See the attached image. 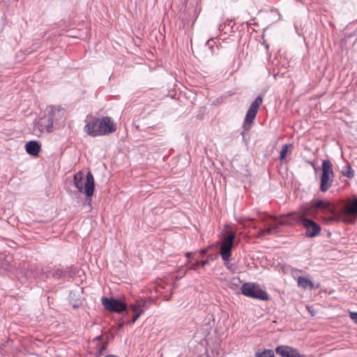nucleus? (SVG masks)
I'll return each instance as SVG.
<instances>
[{
  "instance_id": "393cba45",
  "label": "nucleus",
  "mask_w": 357,
  "mask_h": 357,
  "mask_svg": "<svg viewBox=\"0 0 357 357\" xmlns=\"http://www.w3.org/2000/svg\"><path fill=\"white\" fill-rule=\"evenodd\" d=\"M142 314H140V312H138L137 314H133V316H132V319L128 321V324H134L137 319L138 318L141 316Z\"/></svg>"
},
{
  "instance_id": "f3484780",
  "label": "nucleus",
  "mask_w": 357,
  "mask_h": 357,
  "mask_svg": "<svg viewBox=\"0 0 357 357\" xmlns=\"http://www.w3.org/2000/svg\"><path fill=\"white\" fill-rule=\"evenodd\" d=\"M298 285L303 289H314L315 287L312 281L303 276L298 278Z\"/></svg>"
},
{
  "instance_id": "f8f14e48",
  "label": "nucleus",
  "mask_w": 357,
  "mask_h": 357,
  "mask_svg": "<svg viewBox=\"0 0 357 357\" xmlns=\"http://www.w3.org/2000/svg\"><path fill=\"white\" fill-rule=\"evenodd\" d=\"M66 111L60 107L51 106L50 110L48 112L47 116L51 122L53 123V126L60 125L63 121L65 118Z\"/></svg>"
},
{
  "instance_id": "6e6552de",
  "label": "nucleus",
  "mask_w": 357,
  "mask_h": 357,
  "mask_svg": "<svg viewBox=\"0 0 357 357\" xmlns=\"http://www.w3.org/2000/svg\"><path fill=\"white\" fill-rule=\"evenodd\" d=\"M54 130L53 123L47 115L40 118L36 121L33 127V132L37 137H40L43 133H50Z\"/></svg>"
},
{
  "instance_id": "7ed1b4c3",
  "label": "nucleus",
  "mask_w": 357,
  "mask_h": 357,
  "mask_svg": "<svg viewBox=\"0 0 357 357\" xmlns=\"http://www.w3.org/2000/svg\"><path fill=\"white\" fill-rule=\"evenodd\" d=\"M74 185L79 192L84 193L87 197H91L94 192V178L91 172L84 175L82 171L78 172L73 177Z\"/></svg>"
},
{
  "instance_id": "4468645a",
  "label": "nucleus",
  "mask_w": 357,
  "mask_h": 357,
  "mask_svg": "<svg viewBox=\"0 0 357 357\" xmlns=\"http://www.w3.org/2000/svg\"><path fill=\"white\" fill-rule=\"evenodd\" d=\"M52 277L56 280H68L73 276V273L68 268H56L52 271Z\"/></svg>"
},
{
  "instance_id": "c85d7f7f",
  "label": "nucleus",
  "mask_w": 357,
  "mask_h": 357,
  "mask_svg": "<svg viewBox=\"0 0 357 357\" xmlns=\"http://www.w3.org/2000/svg\"><path fill=\"white\" fill-rule=\"evenodd\" d=\"M294 357H305L304 355H301L298 351H297V354L294 356Z\"/></svg>"
},
{
  "instance_id": "20e7f679",
  "label": "nucleus",
  "mask_w": 357,
  "mask_h": 357,
  "mask_svg": "<svg viewBox=\"0 0 357 357\" xmlns=\"http://www.w3.org/2000/svg\"><path fill=\"white\" fill-rule=\"evenodd\" d=\"M241 293L247 297L261 301H268L269 298L267 292L255 283L245 282L241 286Z\"/></svg>"
},
{
  "instance_id": "b1692460",
  "label": "nucleus",
  "mask_w": 357,
  "mask_h": 357,
  "mask_svg": "<svg viewBox=\"0 0 357 357\" xmlns=\"http://www.w3.org/2000/svg\"><path fill=\"white\" fill-rule=\"evenodd\" d=\"M214 44L215 42L213 38L208 40L206 43V45L211 50V52H214Z\"/></svg>"
},
{
  "instance_id": "cd10ccee",
  "label": "nucleus",
  "mask_w": 357,
  "mask_h": 357,
  "mask_svg": "<svg viewBox=\"0 0 357 357\" xmlns=\"http://www.w3.org/2000/svg\"><path fill=\"white\" fill-rule=\"evenodd\" d=\"M207 251H208L207 248L202 249V250H200V253L202 254V255H204V254H206L207 252Z\"/></svg>"
},
{
  "instance_id": "1a4fd4ad",
  "label": "nucleus",
  "mask_w": 357,
  "mask_h": 357,
  "mask_svg": "<svg viewBox=\"0 0 357 357\" xmlns=\"http://www.w3.org/2000/svg\"><path fill=\"white\" fill-rule=\"evenodd\" d=\"M101 301L105 308L112 312L121 313L128 308L126 303L119 299L103 296Z\"/></svg>"
},
{
  "instance_id": "f257e3e1",
  "label": "nucleus",
  "mask_w": 357,
  "mask_h": 357,
  "mask_svg": "<svg viewBox=\"0 0 357 357\" xmlns=\"http://www.w3.org/2000/svg\"><path fill=\"white\" fill-rule=\"evenodd\" d=\"M307 209L302 208L300 213H290L280 218H275V222L267 229L260 231L261 236L275 234L279 232V226L291 225L294 222H301L305 229V236L313 238L321 231V227L314 220L306 218Z\"/></svg>"
},
{
  "instance_id": "f03ea898",
  "label": "nucleus",
  "mask_w": 357,
  "mask_h": 357,
  "mask_svg": "<svg viewBox=\"0 0 357 357\" xmlns=\"http://www.w3.org/2000/svg\"><path fill=\"white\" fill-rule=\"evenodd\" d=\"M115 125L112 119L108 116L96 118L88 122L84 126L85 132L90 136L97 137L114 132Z\"/></svg>"
},
{
  "instance_id": "0eeeda50",
  "label": "nucleus",
  "mask_w": 357,
  "mask_h": 357,
  "mask_svg": "<svg viewBox=\"0 0 357 357\" xmlns=\"http://www.w3.org/2000/svg\"><path fill=\"white\" fill-rule=\"evenodd\" d=\"M234 233L228 231L226 232V236L223 238L220 246V255L222 259L225 261V265L227 268H229V263H227V261H228L231 257V248L234 245Z\"/></svg>"
},
{
  "instance_id": "412c9836",
  "label": "nucleus",
  "mask_w": 357,
  "mask_h": 357,
  "mask_svg": "<svg viewBox=\"0 0 357 357\" xmlns=\"http://www.w3.org/2000/svg\"><path fill=\"white\" fill-rule=\"evenodd\" d=\"M208 264V261L207 260H204V261H195L194 263H192L191 264V266L189 267V270H194V271H196L198 267L199 266H206V264Z\"/></svg>"
},
{
  "instance_id": "dca6fc26",
  "label": "nucleus",
  "mask_w": 357,
  "mask_h": 357,
  "mask_svg": "<svg viewBox=\"0 0 357 357\" xmlns=\"http://www.w3.org/2000/svg\"><path fill=\"white\" fill-rule=\"evenodd\" d=\"M40 150V145L36 141H30L26 144V152L33 155H38Z\"/></svg>"
},
{
  "instance_id": "4be33fe9",
  "label": "nucleus",
  "mask_w": 357,
  "mask_h": 357,
  "mask_svg": "<svg viewBox=\"0 0 357 357\" xmlns=\"http://www.w3.org/2000/svg\"><path fill=\"white\" fill-rule=\"evenodd\" d=\"M273 351L270 349L264 350V351L257 354V357H270L273 355Z\"/></svg>"
},
{
  "instance_id": "bb28decb",
  "label": "nucleus",
  "mask_w": 357,
  "mask_h": 357,
  "mask_svg": "<svg viewBox=\"0 0 357 357\" xmlns=\"http://www.w3.org/2000/svg\"><path fill=\"white\" fill-rule=\"evenodd\" d=\"M185 257L189 259L191 257L192 253L190 252H188L185 254Z\"/></svg>"
},
{
  "instance_id": "ddd939ff",
  "label": "nucleus",
  "mask_w": 357,
  "mask_h": 357,
  "mask_svg": "<svg viewBox=\"0 0 357 357\" xmlns=\"http://www.w3.org/2000/svg\"><path fill=\"white\" fill-rule=\"evenodd\" d=\"M149 302V299L146 298H137L134 303L129 304L128 310L126 312V315L128 316L130 312L132 314H137L140 312V314H143L145 310L148 308V303Z\"/></svg>"
},
{
  "instance_id": "a211bd4d",
  "label": "nucleus",
  "mask_w": 357,
  "mask_h": 357,
  "mask_svg": "<svg viewBox=\"0 0 357 357\" xmlns=\"http://www.w3.org/2000/svg\"><path fill=\"white\" fill-rule=\"evenodd\" d=\"M69 301L70 303L74 308L79 307L82 303V300L78 296H77L75 292L74 291L70 293Z\"/></svg>"
},
{
  "instance_id": "9b49d317",
  "label": "nucleus",
  "mask_w": 357,
  "mask_h": 357,
  "mask_svg": "<svg viewBox=\"0 0 357 357\" xmlns=\"http://www.w3.org/2000/svg\"><path fill=\"white\" fill-rule=\"evenodd\" d=\"M340 215L344 222L354 224L357 218V198L352 202L351 205L344 206Z\"/></svg>"
},
{
  "instance_id": "2eb2a0df",
  "label": "nucleus",
  "mask_w": 357,
  "mask_h": 357,
  "mask_svg": "<svg viewBox=\"0 0 357 357\" xmlns=\"http://www.w3.org/2000/svg\"><path fill=\"white\" fill-rule=\"evenodd\" d=\"M298 350L289 346L281 345L275 349L277 354L281 357H294L297 354Z\"/></svg>"
},
{
  "instance_id": "c756f323",
  "label": "nucleus",
  "mask_w": 357,
  "mask_h": 357,
  "mask_svg": "<svg viewBox=\"0 0 357 357\" xmlns=\"http://www.w3.org/2000/svg\"><path fill=\"white\" fill-rule=\"evenodd\" d=\"M270 357H275V355L273 354L272 356H270Z\"/></svg>"
},
{
  "instance_id": "9d476101",
  "label": "nucleus",
  "mask_w": 357,
  "mask_h": 357,
  "mask_svg": "<svg viewBox=\"0 0 357 357\" xmlns=\"http://www.w3.org/2000/svg\"><path fill=\"white\" fill-rule=\"evenodd\" d=\"M262 102V98L260 96H257L255 98V101L252 102V104L250 105V108L248 109L246 113L244 120V130H248L250 129V126H249V124L252 123L255 118L256 117L259 106L261 105Z\"/></svg>"
},
{
  "instance_id": "a878e982",
  "label": "nucleus",
  "mask_w": 357,
  "mask_h": 357,
  "mask_svg": "<svg viewBox=\"0 0 357 357\" xmlns=\"http://www.w3.org/2000/svg\"><path fill=\"white\" fill-rule=\"evenodd\" d=\"M349 317L355 324H357V312H351L349 314Z\"/></svg>"
},
{
  "instance_id": "6ab92c4d",
  "label": "nucleus",
  "mask_w": 357,
  "mask_h": 357,
  "mask_svg": "<svg viewBox=\"0 0 357 357\" xmlns=\"http://www.w3.org/2000/svg\"><path fill=\"white\" fill-rule=\"evenodd\" d=\"M344 176L352 178L354 176V171L350 166H345L342 172Z\"/></svg>"
},
{
  "instance_id": "aec40b11",
  "label": "nucleus",
  "mask_w": 357,
  "mask_h": 357,
  "mask_svg": "<svg viewBox=\"0 0 357 357\" xmlns=\"http://www.w3.org/2000/svg\"><path fill=\"white\" fill-rule=\"evenodd\" d=\"M292 145L291 144H286L282 146V150L280 151V160L282 161L285 158L287 151H288V149Z\"/></svg>"
},
{
  "instance_id": "5701e85b",
  "label": "nucleus",
  "mask_w": 357,
  "mask_h": 357,
  "mask_svg": "<svg viewBox=\"0 0 357 357\" xmlns=\"http://www.w3.org/2000/svg\"><path fill=\"white\" fill-rule=\"evenodd\" d=\"M187 272L188 269H183L182 268H179L177 271L176 279L178 280L182 278L187 273Z\"/></svg>"
},
{
  "instance_id": "39448f33",
  "label": "nucleus",
  "mask_w": 357,
  "mask_h": 357,
  "mask_svg": "<svg viewBox=\"0 0 357 357\" xmlns=\"http://www.w3.org/2000/svg\"><path fill=\"white\" fill-rule=\"evenodd\" d=\"M313 206L319 209L329 213L331 215L326 220L328 224L337 222L339 221L343 222V219L340 218V215L342 208L339 211H336L334 206L330 202L321 199L314 200L313 202Z\"/></svg>"
},
{
  "instance_id": "423d86ee",
  "label": "nucleus",
  "mask_w": 357,
  "mask_h": 357,
  "mask_svg": "<svg viewBox=\"0 0 357 357\" xmlns=\"http://www.w3.org/2000/svg\"><path fill=\"white\" fill-rule=\"evenodd\" d=\"M332 166V163L328 160H325L322 162L320 190L323 192H326L333 185L334 173Z\"/></svg>"
}]
</instances>
